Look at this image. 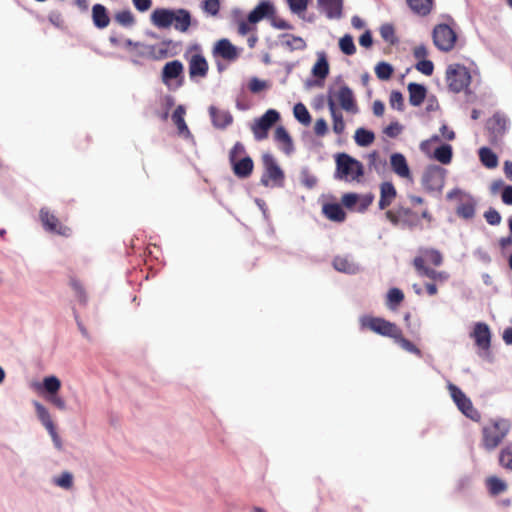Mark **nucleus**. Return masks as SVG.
I'll use <instances>...</instances> for the list:
<instances>
[{
	"label": "nucleus",
	"mask_w": 512,
	"mask_h": 512,
	"mask_svg": "<svg viewBox=\"0 0 512 512\" xmlns=\"http://www.w3.org/2000/svg\"><path fill=\"white\" fill-rule=\"evenodd\" d=\"M150 19L157 28L167 29L173 25L175 30L181 33L187 32L191 26V14L183 8L176 10L157 8L151 13Z\"/></svg>",
	"instance_id": "f257e3e1"
},
{
	"label": "nucleus",
	"mask_w": 512,
	"mask_h": 512,
	"mask_svg": "<svg viewBox=\"0 0 512 512\" xmlns=\"http://www.w3.org/2000/svg\"><path fill=\"white\" fill-rule=\"evenodd\" d=\"M213 55L228 61L238 58L237 48L226 38L220 39L215 43Z\"/></svg>",
	"instance_id": "aec40b11"
},
{
	"label": "nucleus",
	"mask_w": 512,
	"mask_h": 512,
	"mask_svg": "<svg viewBox=\"0 0 512 512\" xmlns=\"http://www.w3.org/2000/svg\"><path fill=\"white\" fill-rule=\"evenodd\" d=\"M375 74L380 80H388L393 74V67L386 62H380L375 67Z\"/></svg>",
	"instance_id": "de8ad7c7"
},
{
	"label": "nucleus",
	"mask_w": 512,
	"mask_h": 512,
	"mask_svg": "<svg viewBox=\"0 0 512 512\" xmlns=\"http://www.w3.org/2000/svg\"><path fill=\"white\" fill-rule=\"evenodd\" d=\"M340 50L346 55H353L356 52V47L353 37L349 34L344 35L339 40Z\"/></svg>",
	"instance_id": "49530a36"
},
{
	"label": "nucleus",
	"mask_w": 512,
	"mask_h": 512,
	"mask_svg": "<svg viewBox=\"0 0 512 512\" xmlns=\"http://www.w3.org/2000/svg\"><path fill=\"white\" fill-rule=\"evenodd\" d=\"M484 218L492 226L499 225L502 220L500 213L494 208H489L485 211Z\"/></svg>",
	"instance_id": "4d7b16f0"
},
{
	"label": "nucleus",
	"mask_w": 512,
	"mask_h": 512,
	"mask_svg": "<svg viewBox=\"0 0 512 512\" xmlns=\"http://www.w3.org/2000/svg\"><path fill=\"white\" fill-rule=\"evenodd\" d=\"M448 389L458 409L471 420L475 422L480 421V412L474 408L471 400L463 393V391L452 383L448 384Z\"/></svg>",
	"instance_id": "1a4fd4ad"
},
{
	"label": "nucleus",
	"mask_w": 512,
	"mask_h": 512,
	"mask_svg": "<svg viewBox=\"0 0 512 512\" xmlns=\"http://www.w3.org/2000/svg\"><path fill=\"white\" fill-rule=\"evenodd\" d=\"M404 293L399 288H391L386 296V306L390 310H396L404 301Z\"/></svg>",
	"instance_id": "c9c22d12"
},
{
	"label": "nucleus",
	"mask_w": 512,
	"mask_h": 512,
	"mask_svg": "<svg viewBox=\"0 0 512 512\" xmlns=\"http://www.w3.org/2000/svg\"><path fill=\"white\" fill-rule=\"evenodd\" d=\"M445 183V170L439 166L428 167L422 176V185L427 191H440Z\"/></svg>",
	"instance_id": "ddd939ff"
},
{
	"label": "nucleus",
	"mask_w": 512,
	"mask_h": 512,
	"mask_svg": "<svg viewBox=\"0 0 512 512\" xmlns=\"http://www.w3.org/2000/svg\"><path fill=\"white\" fill-rule=\"evenodd\" d=\"M403 130V126L399 122L390 123L385 129L384 134L390 138L397 137Z\"/></svg>",
	"instance_id": "0e129e2a"
},
{
	"label": "nucleus",
	"mask_w": 512,
	"mask_h": 512,
	"mask_svg": "<svg viewBox=\"0 0 512 512\" xmlns=\"http://www.w3.org/2000/svg\"><path fill=\"white\" fill-rule=\"evenodd\" d=\"M71 287L76 293V296L78 297L79 301L85 302L86 301V295L85 291L81 285V283L76 279H71Z\"/></svg>",
	"instance_id": "338daca9"
},
{
	"label": "nucleus",
	"mask_w": 512,
	"mask_h": 512,
	"mask_svg": "<svg viewBox=\"0 0 512 512\" xmlns=\"http://www.w3.org/2000/svg\"><path fill=\"white\" fill-rule=\"evenodd\" d=\"M312 74L319 79H325L328 76L329 64L324 54H321L318 57L316 63L312 68Z\"/></svg>",
	"instance_id": "4c0bfd02"
},
{
	"label": "nucleus",
	"mask_w": 512,
	"mask_h": 512,
	"mask_svg": "<svg viewBox=\"0 0 512 512\" xmlns=\"http://www.w3.org/2000/svg\"><path fill=\"white\" fill-rule=\"evenodd\" d=\"M390 166L392 171L400 178L412 181V173L408 166L405 156L401 153H393L390 156Z\"/></svg>",
	"instance_id": "f3484780"
},
{
	"label": "nucleus",
	"mask_w": 512,
	"mask_h": 512,
	"mask_svg": "<svg viewBox=\"0 0 512 512\" xmlns=\"http://www.w3.org/2000/svg\"><path fill=\"white\" fill-rule=\"evenodd\" d=\"M393 340L396 343H398L404 350H406L412 354H415L419 357L421 356L420 349L416 345H414L410 340L406 339L403 336L401 329L399 330V337H395Z\"/></svg>",
	"instance_id": "c03bdc74"
},
{
	"label": "nucleus",
	"mask_w": 512,
	"mask_h": 512,
	"mask_svg": "<svg viewBox=\"0 0 512 512\" xmlns=\"http://www.w3.org/2000/svg\"><path fill=\"white\" fill-rule=\"evenodd\" d=\"M233 173L241 179L248 178L254 169V162L250 156L235 159L230 162Z\"/></svg>",
	"instance_id": "412c9836"
},
{
	"label": "nucleus",
	"mask_w": 512,
	"mask_h": 512,
	"mask_svg": "<svg viewBox=\"0 0 512 512\" xmlns=\"http://www.w3.org/2000/svg\"><path fill=\"white\" fill-rule=\"evenodd\" d=\"M389 102L392 108L402 111L404 109L403 95L399 91H392L390 94Z\"/></svg>",
	"instance_id": "6e6d98bb"
},
{
	"label": "nucleus",
	"mask_w": 512,
	"mask_h": 512,
	"mask_svg": "<svg viewBox=\"0 0 512 512\" xmlns=\"http://www.w3.org/2000/svg\"><path fill=\"white\" fill-rule=\"evenodd\" d=\"M209 112L213 125L217 128H226L233 121V117L228 111L220 110L214 106H211Z\"/></svg>",
	"instance_id": "a878e982"
},
{
	"label": "nucleus",
	"mask_w": 512,
	"mask_h": 512,
	"mask_svg": "<svg viewBox=\"0 0 512 512\" xmlns=\"http://www.w3.org/2000/svg\"><path fill=\"white\" fill-rule=\"evenodd\" d=\"M322 212L325 217L334 222H344L346 219V213L343 210L341 204L338 203H326L322 207Z\"/></svg>",
	"instance_id": "393cba45"
},
{
	"label": "nucleus",
	"mask_w": 512,
	"mask_h": 512,
	"mask_svg": "<svg viewBox=\"0 0 512 512\" xmlns=\"http://www.w3.org/2000/svg\"><path fill=\"white\" fill-rule=\"evenodd\" d=\"M409 102L412 106H420L426 97L427 90L425 86L417 83H410L408 85Z\"/></svg>",
	"instance_id": "c756f323"
},
{
	"label": "nucleus",
	"mask_w": 512,
	"mask_h": 512,
	"mask_svg": "<svg viewBox=\"0 0 512 512\" xmlns=\"http://www.w3.org/2000/svg\"><path fill=\"white\" fill-rule=\"evenodd\" d=\"M446 80L451 91L459 93L466 89L471 81V75L464 65H450L446 71Z\"/></svg>",
	"instance_id": "0eeeda50"
},
{
	"label": "nucleus",
	"mask_w": 512,
	"mask_h": 512,
	"mask_svg": "<svg viewBox=\"0 0 512 512\" xmlns=\"http://www.w3.org/2000/svg\"><path fill=\"white\" fill-rule=\"evenodd\" d=\"M361 329H368L376 334L394 339L399 337L400 328L393 322L381 317L365 315L360 318Z\"/></svg>",
	"instance_id": "423d86ee"
},
{
	"label": "nucleus",
	"mask_w": 512,
	"mask_h": 512,
	"mask_svg": "<svg viewBox=\"0 0 512 512\" xmlns=\"http://www.w3.org/2000/svg\"><path fill=\"white\" fill-rule=\"evenodd\" d=\"M333 266L336 270L345 273H353L355 271V266L352 262H350L347 258L337 256L333 260Z\"/></svg>",
	"instance_id": "a18cd8bd"
},
{
	"label": "nucleus",
	"mask_w": 512,
	"mask_h": 512,
	"mask_svg": "<svg viewBox=\"0 0 512 512\" xmlns=\"http://www.w3.org/2000/svg\"><path fill=\"white\" fill-rule=\"evenodd\" d=\"M92 20L94 25L99 29H104L109 25L110 18L104 5L95 4L92 7Z\"/></svg>",
	"instance_id": "c85d7f7f"
},
{
	"label": "nucleus",
	"mask_w": 512,
	"mask_h": 512,
	"mask_svg": "<svg viewBox=\"0 0 512 512\" xmlns=\"http://www.w3.org/2000/svg\"><path fill=\"white\" fill-rule=\"evenodd\" d=\"M335 97L342 109L350 113H357L358 107L352 90L348 86H342L336 92Z\"/></svg>",
	"instance_id": "6ab92c4d"
},
{
	"label": "nucleus",
	"mask_w": 512,
	"mask_h": 512,
	"mask_svg": "<svg viewBox=\"0 0 512 512\" xmlns=\"http://www.w3.org/2000/svg\"><path fill=\"white\" fill-rule=\"evenodd\" d=\"M486 127L490 133L491 140L496 141L507 129V118L503 114L495 113L488 119Z\"/></svg>",
	"instance_id": "a211bd4d"
},
{
	"label": "nucleus",
	"mask_w": 512,
	"mask_h": 512,
	"mask_svg": "<svg viewBox=\"0 0 512 512\" xmlns=\"http://www.w3.org/2000/svg\"><path fill=\"white\" fill-rule=\"evenodd\" d=\"M411 10L421 16L428 15L433 6V0H407Z\"/></svg>",
	"instance_id": "72a5a7b5"
},
{
	"label": "nucleus",
	"mask_w": 512,
	"mask_h": 512,
	"mask_svg": "<svg viewBox=\"0 0 512 512\" xmlns=\"http://www.w3.org/2000/svg\"><path fill=\"white\" fill-rule=\"evenodd\" d=\"M328 131V126L325 119H317L314 125V132L317 136H324Z\"/></svg>",
	"instance_id": "774afa93"
},
{
	"label": "nucleus",
	"mask_w": 512,
	"mask_h": 512,
	"mask_svg": "<svg viewBox=\"0 0 512 512\" xmlns=\"http://www.w3.org/2000/svg\"><path fill=\"white\" fill-rule=\"evenodd\" d=\"M35 409H36L37 416H38L39 420L45 426V428L48 430L51 437L57 438V432L55 429V425H54L52 418L50 416V413L48 412L46 407H44L41 403L36 402Z\"/></svg>",
	"instance_id": "cd10ccee"
},
{
	"label": "nucleus",
	"mask_w": 512,
	"mask_h": 512,
	"mask_svg": "<svg viewBox=\"0 0 512 512\" xmlns=\"http://www.w3.org/2000/svg\"><path fill=\"white\" fill-rule=\"evenodd\" d=\"M446 198L458 201L455 212L459 218L471 220L475 217L477 201L471 194L460 189H453L447 193Z\"/></svg>",
	"instance_id": "39448f33"
},
{
	"label": "nucleus",
	"mask_w": 512,
	"mask_h": 512,
	"mask_svg": "<svg viewBox=\"0 0 512 512\" xmlns=\"http://www.w3.org/2000/svg\"><path fill=\"white\" fill-rule=\"evenodd\" d=\"M43 386L49 394H56L61 387V382L56 376H48L44 378Z\"/></svg>",
	"instance_id": "09e8293b"
},
{
	"label": "nucleus",
	"mask_w": 512,
	"mask_h": 512,
	"mask_svg": "<svg viewBox=\"0 0 512 512\" xmlns=\"http://www.w3.org/2000/svg\"><path fill=\"white\" fill-rule=\"evenodd\" d=\"M280 119V114L274 109L267 110L260 118L256 119L251 126V130L257 141H262L268 137L269 130Z\"/></svg>",
	"instance_id": "9b49d317"
},
{
	"label": "nucleus",
	"mask_w": 512,
	"mask_h": 512,
	"mask_svg": "<svg viewBox=\"0 0 512 512\" xmlns=\"http://www.w3.org/2000/svg\"><path fill=\"white\" fill-rule=\"evenodd\" d=\"M273 12L274 8L270 2H261L248 14V20L250 23L255 24L261 21L264 17L273 14Z\"/></svg>",
	"instance_id": "bb28decb"
},
{
	"label": "nucleus",
	"mask_w": 512,
	"mask_h": 512,
	"mask_svg": "<svg viewBox=\"0 0 512 512\" xmlns=\"http://www.w3.org/2000/svg\"><path fill=\"white\" fill-rule=\"evenodd\" d=\"M285 40L282 44L290 50H304L306 48V42L303 38L295 35L284 34Z\"/></svg>",
	"instance_id": "a19ab883"
},
{
	"label": "nucleus",
	"mask_w": 512,
	"mask_h": 512,
	"mask_svg": "<svg viewBox=\"0 0 512 512\" xmlns=\"http://www.w3.org/2000/svg\"><path fill=\"white\" fill-rule=\"evenodd\" d=\"M203 9L206 13L216 16L220 10V1L219 0H205L203 4Z\"/></svg>",
	"instance_id": "680f3d73"
},
{
	"label": "nucleus",
	"mask_w": 512,
	"mask_h": 512,
	"mask_svg": "<svg viewBox=\"0 0 512 512\" xmlns=\"http://www.w3.org/2000/svg\"><path fill=\"white\" fill-rule=\"evenodd\" d=\"M335 178L345 181L359 180L364 175L363 164L346 153H339L335 158Z\"/></svg>",
	"instance_id": "20e7f679"
},
{
	"label": "nucleus",
	"mask_w": 512,
	"mask_h": 512,
	"mask_svg": "<svg viewBox=\"0 0 512 512\" xmlns=\"http://www.w3.org/2000/svg\"><path fill=\"white\" fill-rule=\"evenodd\" d=\"M184 115L185 108L182 105H179L172 114V120L176 125L179 134L188 136L190 135V131L184 120Z\"/></svg>",
	"instance_id": "2f4dec72"
},
{
	"label": "nucleus",
	"mask_w": 512,
	"mask_h": 512,
	"mask_svg": "<svg viewBox=\"0 0 512 512\" xmlns=\"http://www.w3.org/2000/svg\"><path fill=\"white\" fill-rule=\"evenodd\" d=\"M374 195L372 193L358 195V202L356 204L355 210L357 212L363 213L368 207L373 203Z\"/></svg>",
	"instance_id": "8fccbe9b"
},
{
	"label": "nucleus",
	"mask_w": 512,
	"mask_h": 512,
	"mask_svg": "<svg viewBox=\"0 0 512 512\" xmlns=\"http://www.w3.org/2000/svg\"><path fill=\"white\" fill-rule=\"evenodd\" d=\"M386 219L393 225H403L409 229L417 227L420 223V217L425 219L428 223L433 221V216L429 212L428 208H423L420 211V216L416 211H413L410 207L398 205L392 210L385 212Z\"/></svg>",
	"instance_id": "7ed1b4c3"
},
{
	"label": "nucleus",
	"mask_w": 512,
	"mask_h": 512,
	"mask_svg": "<svg viewBox=\"0 0 512 512\" xmlns=\"http://www.w3.org/2000/svg\"><path fill=\"white\" fill-rule=\"evenodd\" d=\"M413 266L420 276L428 277L434 281L444 282L449 278V274L445 271H436L425 265V259L421 256L415 257Z\"/></svg>",
	"instance_id": "2eb2a0df"
},
{
	"label": "nucleus",
	"mask_w": 512,
	"mask_h": 512,
	"mask_svg": "<svg viewBox=\"0 0 512 512\" xmlns=\"http://www.w3.org/2000/svg\"><path fill=\"white\" fill-rule=\"evenodd\" d=\"M274 138L278 143L283 145L284 152L290 153L293 150L292 138L283 126L276 128Z\"/></svg>",
	"instance_id": "473e14b6"
},
{
	"label": "nucleus",
	"mask_w": 512,
	"mask_h": 512,
	"mask_svg": "<svg viewBox=\"0 0 512 512\" xmlns=\"http://www.w3.org/2000/svg\"><path fill=\"white\" fill-rule=\"evenodd\" d=\"M39 218L43 228L47 232L57 234L63 237L71 236V228L63 224L54 213L50 212L48 208L43 207L40 209Z\"/></svg>",
	"instance_id": "9d476101"
},
{
	"label": "nucleus",
	"mask_w": 512,
	"mask_h": 512,
	"mask_svg": "<svg viewBox=\"0 0 512 512\" xmlns=\"http://www.w3.org/2000/svg\"><path fill=\"white\" fill-rule=\"evenodd\" d=\"M510 423L503 418H494L483 424L481 446L488 452L495 450L510 432Z\"/></svg>",
	"instance_id": "f03ea898"
},
{
	"label": "nucleus",
	"mask_w": 512,
	"mask_h": 512,
	"mask_svg": "<svg viewBox=\"0 0 512 512\" xmlns=\"http://www.w3.org/2000/svg\"><path fill=\"white\" fill-rule=\"evenodd\" d=\"M456 33L447 24H439L433 30V42L441 51H450L456 43Z\"/></svg>",
	"instance_id": "f8f14e48"
},
{
	"label": "nucleus",
	"mask_w": 512,
	"mask_h": 512,
	"mask_svg": "<svg viewBox=\"0 0 512 512\" xmlns=\"http://www.w3.org/2000/svg\"><path fill=\"white\" fill-rule=\"evenodd\" d=\"M55 483L64 489H70L73 485V476L69 472H63L56 480Z\"/></svg>",
	"instance_id": "052dcab7"
},
{
	"label": "nucleus",
	"mask_w": 512,
	"mask_h": 512,
	"mask_svg": "<svg viewBox=\"0 0 512 512\" xmlns=\"http://www.w3.org/2000/svg\"><path fill=\"white\" fill-rule=\"evenodd\" d=\"M415 68L426 76H431L434 71V64L432 61L423 59L419 60Z\"/></svg>",
	"instance_id": "13d9d810"
},
{
	"label": "nucleus",
	"mask_w": 512,
	"mask_h": 512,
	"mask_svg": "<svg viewBox=\"0 0 512 512\" xmlns=\"http://www.w3.org/2000/svg\"><path fill=\"white\" fill-rule=\"evenodd\" d=\"M266 88H267V83L263 80L256 78V77L252 78L249 82V90L252 93H259Z\"/></svg>",
	"instance_id": "69168bd1"
},
{
	"label": "nucleus",
	"mask_w": 512,
	"mask_h": 512,
	"mask_svg": "<svg viewBox=\"0 0 512 512\" xmlns=\"http://www.w3.org/2000/svg\"><path fill=\"white\" fill-rule=\"evenodd\" d=\"M381 37L388 43L394 44L397 41L394 27L391 24H384L380 28Z\"/></svg>",
	"instance_id": "603ef678"
},
{
	"label": "nucleus",
	"mask_w": 512,
	"mask_h": 512,
	"mask_svg": "<svg viewBox=\"0 0 512 512\" xmlns=\"http://www.w3.org/2000/svg\"><path fill=\"white\" fill-rule=\"evenodd\" d=\"M341 202L347 209L355 210L356 204L358 202V194L346 193L342 196Z\"/></svg>",
	"instance_id": "e2e57ef3"
},
{
	"label": "nucleus",
	"mask_w": 512,
	"mask_h": 512,
	"mask_svg": "<svg viewBox=\"0 0 512 512\" xmlns=\"http://www.w3.org/2000/svg\"><path fill=\"white\" fill-rule=\"evenodd\" d=\"M293 13L300 14L307 9L309 0H286Z\"/></svg>",
	"instance_id": "bf43d9fd"
},
{
	"label": "nucleus",
	"mask_w": 512,
	"mask_h": 512,
	"mask_svg": "<svg viewBox=\"0 0 512 512\" xmlns=\"http://www.w3.org/2000/svg\"><path fill=\"white\" fill-rule=\"evenodd\" d=\"M318 8L329 19H338L342 16L343 0H317Z\"/></svg>",
	"instance_id": "4be33fe9"
},
{
	"label": "nucleus",
	"mask_w": 512,
	"mask_h": 512,
	"mask_svg": "<svg viewBox=\"0 0 512 512\" xmlns=\"http://www.w3.org/2000/svg\"><path fill=\"white\" fill-rule=\"evenodd\" d=\"M397 196V191L391 182H383L380 185L379 209L384 210L392 204Z\"/></svg>",
	"instance_id": "b1692460"
},
{
	"label": "nucleus",
	"mask_w": 512,
	"mask_h": 512,
	"mask_svg": "<svg viewBox=\"0 0 512 512\" xmlns=\"http://www.w3.org/2000/svg\"><path fill=\"white\" fill-rule=\"evenodd\" d=\"M295 118L303 125L308 126L311 123V115L303 103L295 104L293 108Z\"/></svg>",
	"instance_id": "79ce46f5"
},
{
	"label": "nucleus",
	"mask_w": 512,
	"mask_h": 512,
	"mask_svg": "<svg viewBox=\"0 0 512 512\" xmlns=\"http://www.w3.org/2000/svg\"><path fill=\"white\" fill-rule=\"evenodd\" d=\"M424 256L434 265L440 266L443 262L442 254L436 249H426L424 250Z\"/></svg>",
	"instance_id": "5fc2aeb1"
},
{
	"label": "nucleus",
	"mask_w": 512,
	"mask_h": 512,
	"mask_svg": "<svg viewBox=\"0 0 512 512\" xmlns=\"http://www.w3.org/2000/svg\"><path fill=\"white\" fill-rule=\"evenodd\" d=\"M184 66L179 60L167 62L162 69V81L165 84L183 74Z\"/></svg>",
	"instance_id": "5701e85b"
},
{
	"label": "nucleus",
	"mask_w": 512,
	"mask_h": 512,
	"mask_svg": "<svg viewBox=\"0 0 512 512\" xmlns=\"http://www.w3.org/2000/svg\"><path fill=\"white\" fill-rule=\"evenodd\" d=\"M328 108L333 120V131L340 135L345 130V122L343 120L342 113L339 111L334 100L331 98L328 100Z\"/></svg>",
	"instance_id": "7c9ffc66"
},
{
	"label": "nucleus",
	"mask_w": 512,
	"mask_h": 512,
	"mask_svg": "<svg viewBox=\"0 0 512 512\" xmlns=\"http://www.w3.org/2000/svg\"><path fill=\"white\" fill-rule=\"evenodd\" d=\"M486 486L492 496H497L507 490L506 482L496 476L487 478Z\"/></svg>",
	"instance_id": "e433bc0d"
},
{
	"label": "nucleus",
	"mask_w": 512,
	"mask_h": 512,
	"mask_svg": "<svg viewBox=\"0 0 512 512\" xmlns=\"http://www.w3.org/2000/svg\"><path fill=\"white\" fill-rule=\"evenodd\" d=\"M434 157L442 164H449L452 160V147L448 144L435 149Z\"/></svg>",
	"instance_id": "37998d69"
},
{
	"label": "nucleus",
	"mask_w": 512,
	"mask_h": 512,
	"mask_svg": "<svg viewBox=\"0 0 512 512\" xmlns=\"http://www.w3.org/2000/svg\"><path fill=\"white\" fill-rule=\"evenodd\" d=\"M479 158L481 163L489 169L496 168L498 165L497 155L488 147L479 149Z\"/></svg>",
	"instance_id": "f704fd0d"
},
{
	"label": "nucleus",
	"mask_w": 512,
	"mask_h": 512,
	"mask_svg": "<svg viewBox=\"0 0 512 512\" xmlns=\"http://www.w3.org/2000/svg\"><path fill=\"white\" fill-rule=\"evenodd\" d=\"M354 139L357 145L366 147L373 143L375 135L372 131L366 130L364 128H358L355 132Z\"/></svg>",
	"instance_id": "ea45409f"
},
{
	"label": "nucleus",
	"mask_w": 512,
	"mask_h": 512,
	"mask_svg": "<svg viewBox=\"0 0 512 512\" xmlns=\"http://www.w3.org/2000/svg\"><path fill=\"white\" fill-rule=\"evenodd\" d=\"M477 347L483 351H489L491 345V332L486 323H476L471 333Z\"/></svg>",
	"instance_id": "dca6fc26"
},
{
	"label": "nucleus",
	"mask_w": 512,
	"mask_h": 512,
	"mask_svg": "<svg viewBox=\"0 0 512 512\" xmlns=\"http://www.w3.org/2000/svg\"><path fill=\"white\" fill-rule=\"evenodd\" d=\"M264 166V174L261 178V183L264 186H269L270 182L275 186L282 187L284 183V172L277 164L274 156L270 153H265L262 156Z\"/></svg>",
	"instance_id": "6e6552de"
},
{
	"label": "nucleus",
	"mask_w": 512,
	"mask_h": 512,
	"mask_svg": "<svg viewBox=\"0 0 512 512\" xmlns=\"http://www.w3.org/2000/svg\"><path fill=\"white\" fill-rule=\"evenodd\" d=\"M115 20L122 26H131L135 22V18L130 10H122L116 13Z\"/></svg>",
	"instance_id": "3c124183"
},
{
	"label": "nucleus",
	"mask_w": 512,
	"mask_h": 512,
	"mask_svg": "<svg viewBox=\"0 0 512 512\" xmlns=\"http://www.w3.org/2000/svg\"><path fill=\"white\" fill-rule=\"evenodd\" d=\"M245 156H247L245 146L241 142H236L229 152V162Z\"/></svg>",
	"instance_id": "864d4df0"
},
{
	"label": "nucleus",
	"mask_w": 512,
	"mask_h": 512,
	"mask_svg": "<svg viewBox=\"0 0 512 512\" xmlns=\"http://www.w3.org/2000/svg\"><path fill=\"white\" fill-rule=\"evenodd\" d=\"M498 463L503 469L512 471V444L501 448L498 454Z\"/></svg>",
	"instance_id": "58836bf2"
},
{
	"label": "nucleus",
	"mask_w": 512,
	"mask_h": 512,
	"mask_svg": "<svg viewBox=\"0 0 512 512\" xmlns=\"http://www.w3.org/2000/svg\"><path fill=\"white\" fill-rule=\"evenodd\" d=\"M197 51L188 58L189 76L191 79L205 78L208 74L209 65L206 58L199 52L197 46L194 47Z\"/></svg>",
	"instance_id": "4468645a"
}]
</instances>
